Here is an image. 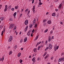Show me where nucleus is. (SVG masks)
Segmentation results:
<instances>
[{
    "label": "nucleus",
    "instance_id": "4468645a",
    "mask_svg": "<svg viewBox=\"0 0 64 64\" xmlns=\"http://www.w3.org/2000/svg\"><path fill=\"white\" fill-rule=\"evenodd\" d=\"M35 9V6H33V8H32V11H33V12H35V10H34Z\"/></svg>",
    "mask_w": 64,
    "mask_h": 64
},
{
    "label": "nucleus",
    "instance_id": "6e6d98bb",
    "mask_svg": "<svg viewBox=\"0 0 64 64\" xmlns=\"http://www.w3.org/2000/svg\"><path fill=\"white\" fill-rule=\"evenodd\" d=\"M28 32L30 33H31V30H30Z\"/></svg>",
    "mask_w": 64,
    "mask_h": 64
},
{
    "label": "nucleus",
    "instance_id": "f257e3e1",
    "mask_svg": "<svg viewBox=\"0 0 64 64\" xmlns=\"http://www.w3.org/2000/svg\"><path fill=\"white\" fill-rule=\"evenodd\" d=\"M15 24H13L10 25L9 27V29H11L13 28L14 27V26Z\"/></svg>",
    "mask_w": 64,
    "mask_h": 64
},
{
    "label": "nucleus",
    "instance_id": "3c124183",
    "mask_svg": "<svg viewBox=\"0 0 64 64\" xmlns=\"http://www.w3.org/2000/svg\"><path fill=\"white\" fill-rule=\"evenodd\" d=\"M4 57H3L2 58V61H3V60H4Z\"/></svg>",
    "mask_w": 64,
    "mask_h": 64
},
{
    "label": "nucleus",
    "instance_id": "e433bc0d",
    "mask_svg": "<svg viewBox=\"0 0 64 64\" xmlns=\"http://www.w3.org/2000/svg\"><path fill=\"white\" fill-rule=\"evenodd\" d=\"M40 48H41V46H39L38 47V49H37L38 50H39V49H40Z\"/></svg>",
    "mask_w": 64,
    "mask_h": 64
},
{
    "label": "nucleus",
    "instance_id": "72a5a7b5",
    "mask_svg": "<svg viewBox=\"0 0 64 64\" xmlns=\"http://www.w3.org/2000/svg\"><path fill=\"white\" fill-rule=\"evenodd\" d=\"M22 60H20V63H21L22 62Z\"/></svg>",
    "mask_w": 64,
    "mask_h": 64
},
{
    "label": "nucleus",
    "instance_id": "473e14b6",
    "mask_svg": "<svg viewBox=\"0 0 64 64\" xmlns=\"http://www.w3.org/2000/svg\"><path fill=\"white\" fill-rule=\"evenodd\" d=\"M53 30H51L50 32V34H53Z\"/></svg>",
    "mask_w": 64,
    "mask_h": 64
},
{
    "label": "nucleus",
    "instance_id": "f3484780",
    "mask_svg": "<svg viewBox=\"0 0 64 64\" xmlns=\"http://www.w3.org/2000/svg\"><path fill=\"white\" fill-rule=\"evenodd\" d=\"M48 40L49 42H50V41H51V37L50 36L49 37Z\"/></svg>",
    "mask_w": 64,
    "mask_h": 64
},
{
    "label": "nucleus",
    "instance_id": "4d7b16f0",
    "mask_svg": "<svg viewBox=\"0 0 64 64\" xmlns=\"http://www.w3.org/2000/svg\"><path fill=\"white\" fill-rule=\"evenodd\" d=\"M23 10H24L23 9H22V10H21V11L22 12H23Z\"/></svg>",
    "mask_w": 64,
    "mask_h": 64
},
{
    "label": "nucleus",
    "instance_id": "20e7f679",
    "mask_svg": "<svg viewBox=\"0 0 64 64\" xmlns=\"http://www.w3.org/2000/svg\"><path fill=\"white\" fill-rule=\"evenodd\" d=\"M24 24L26 25H27V24H28V20H26L25 21Z\"/></svg>",
    "mask_w": 64,
    "mask_h": 64
},
{
    "label": "nucleus",
    "instance_id": "680f3d73",
    "mask_svg": "<svg viewBox=\"0 0 64 64\" xmlns=\"http://www.w3.org/2000/svg\"><path fill=\"white\" fill-rule=\"evenodd\" d=\"M53 57H52L51 58V60H53Z\"/></svg>",
    "mask_w": 64,
    "mask_h": 64
},
{
    "label": "nucleus",
    "instance_id": "dca6fc26",
    "mask_svg": "<svg viewBox=\"0 0 64 64\" xmlns=\"http://www.w3.org/2000/svg\"><path fill=\"white\" fill-rule=\"evenodd\" d=\"M62 6V4H60L58 6L59 9H60L61 8Z\"/></svg>",
    "mask_w": 64,
    "mask_h": 64
},
{
    "label": "nucleus",
    "instance_id": "1a4fd4ad",
    "mask_svg": "<svg viewBox=\"0 0 64 64\" xmlns=\"http://www.w3.org/2000/svg\"><path fill=\"white\" fill-rule=\"evenodd\" d=\"M56 14L55 12H54L52 14V16H53V17H55V16H56Z\"/></svg>",
    "mask_w": 64,
    "mask_h": 64
},
{
    "label": "nucleus",
    "instance_id": "13d9d810",
    "mask_svg": "<svg viewBox=\"0 0 64 64\" xmlns=\"http://www.w3.org/2000/svg\"><path fill=\"white\" fill-rule=\"evenodd\" d=\"M39 59H40V58H38L37 59L38 60H39Z\"/></svg>",
    "mask_w": 64,
    "mask_h": 64
},
{
    "label": "nucleus",
    "instance_id": "0e129e2a",
    "mask_svg": "<svg viewBox=\"0 0 64 64\" xmlns=\"http://www.w3.org/2000/svg\"><path fill=\"white\" fill-rule=\"evenodd\" d=\"M55 11H58V10L57 9H55Z\"/></svg>",
    "mask_w": 64,
    "mask_h": 64
},
{
    "label": "nucleus",
    "instance_id": "864d4df0",
    "mask_svg": "<svg viewBox=\"0 0 64 64\" xmlns=\"http://www.w3.org/2000/svg\"><path fill=\"white\" fill-rule=\"evenodd\" d=\"M22 33V32L21 31L20 32V33L19 34L21 35V34Z\"/></svg>",
    "mask_w": 64,
    "mask_h": 64
},
{
    "label": "nucleus",
    "instance_id": "2eb2a0df",
    "mask_svg": "<svg viewBox=\"0 0 64 64\" xmlns=\"http://www.w3.org/2000/svg\"><path fill=\"white\" fill-rule=\"evenodd\" d=\"M41 41H40L39 42H37V43L36 45V46H37V45H39V44H41Z\"/></svg>",
    "mask_w": 64,
    "mask_h": 64
},
{
    "label": "nucleus",
    "instance_id": "603ef678",
    "mask_svg": "<svg viewBox=\"0 0 64 64\" xmlns=\"http://www.w3.org/2000/svg\"><path fill=\"white\" fill-rule=\"evenodd\" d=\"M52 39H54V36H52Z\"/></svg>",
    "mask_w": 64,
    "mask_h": 64
},
{
    "label": "nucleus",
    "instance_id": "c85d7f7f",
    "mask_svg": "<svg viewBox=\"0 0 64 64\" xmlns=\"http://www.w3.org/2000/svg\"><path fill=\"white\" fill-rule=\"evenodd\" d=\"M48 55H47L46 57H45L44 58L45 59H46V58H48Z\"/></svg>",
    "mask_w": 64,
    "mask_h": 64
},
{
    "label": "nucleus",
    "instance_id": "c9c22d12",
    "mask_svg": "<svg viewBox=\"0 0 64 64\" xmlns=\"http://www.w3.org/2000/svg\"><path fill=\"white\" fill-rule=\"evenodd\" d=\"M2 28H3V27L2 26L0 25V29L1 30V29Z\"/></svg>",
    "mask_w": 64,
    "mask_h": 64
},
{
    "label": "nucleus",
    "instance_id": "ddd939ff",
    "mask_svg": "<svg viewBox=\"0 0 64 64\" xmlns=\"http://www.w3.org/2000/svg\"><path fill=\"white\" fill-rule=\"evenodd\" d=\"M5 29H4L3 31H2V36H3V33H4L5 32Z\"/></svg>",
    "mask_w": 64,
    "mask_h": 64
},
{
    "label": "nucleus",
    "instance_id": "6e6552de",
    "mask_svg": "<svg viewBox=\"0 0 64 64\" xmlns=\"http://www.w3.org/2000/svg\"><path fill=\"white\" fill-rule=\"evenodd\" d=\"M47 23L48 24H50L51 23V21L50 20H49L48 21Z\"/></svg>",
    "mask_w": 64,
    "mask_h": 64
},
{
    "label": "nucleus",
    "instance_id": "f8f14e48",
    "mask_svg": "<svg viewBox=\"0 0 64 64\" xmlns=\"http://www.w3.org/2000/svg\"><path fill=\"white\" fill-rule=\"evenodd\" d=\"M32 60L33 62H34V63H35V62H36V60H35V59L34 58H32Z\"/></svg>",
    "mask_w": 64,
    "mask_h": 64
},
{
    "label": "nucleus",
    "instance_id": "2f4dec72",
    "mask_svg": "<svg viewBox=\"0 0 64 64\" xmlns=\"http://www.w3.org/2000/svg\"><path fill=\"white\" fill-rule=\"evenodd\" d=\"M48 31V29H46V30L44 31V33H46V32H47Z\"/></svg>",
    "mask_w": 64,
    "mask_h": 64
},
{
    "label": "nucleus",
    "instance_id": "423d86ee",
    "mask_svg": "<svg viewBox=\"0 0 64 64\" xmlns=\"http://www.w3.org/2000/svg\"><path fill=\"white\" fill-rule=\"evenodd\" d=\"M59 48V46H58L57 47L56 46L54 47V51H56V50H57Z\"/></svg>",
    "mask_w": 64,
    "mask_h": 64
},
{
    "label": "nucleus",
    "instance_id": "a19ab883",
    "mask_svg": "<svg viewBox=\"0 0 64 64\" xmlns=\"http://www.w3.org/2000/svg\"><path fill=\"white\" fill-rule=\"evenodd\" d=\"M34 29H33L32 30V33H34Z\"/></svg>",
    "mask_w": 64,
    "mask_h": 64
},
{
    "label": "nucleus",
    "instance_id": "393cba45",
    "mask_svg": "<svg viewBox=\"0 0 64 64\" xmlns=\"http://www.w3.org/2000/svg\"><path fill=\"white\" fill-rule=\"evenodd\" d=\"M18 7H19L18 6H16L15 7V9H17V8H18Z\"/></svg>",
    "mask_w": 64,
    "mask_h": 64
},
{
    "label": "nucleus",
    "instance_id": "052dcab7",
    "mask_svg": "<svg viewBox=\"0 0 64 64\" xmlns=\"http://www.w3.org/2000/svg\"><path fill=\"white\" fill-rule=\"evenodd\" d=\"M28 14H29V13H30V10H28Z\"/></svg>",
    "mask_w": 64,
    "mask_h": 64
},
{
    "label": "nucleus",
    "instance_id": "09e8293b",
    "mask_svg": "<svg viewBox=\"0 0 64 64\" xmlns=\"http://www.w3.org/2000/svg\"><path fill=\"white\" fill-rule=\"evenodd\" d=\"M47 43V40H46V42L45 44H46Z\"/></svg>",
    "mask_w": 64,
    "mask_h": 64
},
{
    "label": "nucleus",
    "instance_id": "8fccbe9b",
    "mask_svg": "<svg viewBox=\"0 0 64 64\" xmlns=\"http://www.w3.org/2000/svg\"><path fill=\"white\" fill-rule=\"evenodd\" d=\"M22 15V14H20V17H21Z\"/></svg>",
    "mask_w": 64,
    "mask_h": 64
},
{
    "label": "nucleus",
    "instance_id": "de8ad7c7",
    "mask_svg": "<svg viewBox=\"0 0 64 64\" xmlns=\"http://www.w3.org/2000/svg\"><path fill=\"white\" fill-rule=\"evenodd\" d=\"M32 36H33V33H32L31 35V36L32 37Z\"/></svg>",
    "mask_w": 64,
    "mask_h": 64
},
{
    "label": "nucleus",
    "instance_id": "49530a36",
    "mask_svg": "<svg viewBox=\"0 0 64 64\" xmlns=\"http://www.w3.org/2000/svg\"><path fill=\"white\" fill-rule=\"evenodd\" d=\"M14 47L15 49H16L17 47V45H15Z\"/></svg>",
    "mask_w": 64,
    "mask_h": 64
},
{
    "label": "nucleus",
    "instance_id": "f03ea898",
    "mask_svg": "<svg viewBox=\"0 0 64 64\" xmlns=\"http://www.w3.org/2000/svg\"><path fill=\"white\" fill-rule=\"evenodd\" d=\"M64 58H60L58 60V62H61V61H64Z\"/></svg>",
    "mask_w": 64,
    "mask_h": 64
},
{
    "label": "nucleus",
    "instance_id": "37998d69",
    "mask_svg": "<svg viewBox=\"0 0 64 64\" xmlns=\"http://www.w3.org/2000/svg\"><path fill=\"white\" fill-rule=\"evenodd\" d=\"M34 0H32V4H33V3H34Z\"/></svg>",
    "mask_w": 64,
    "mask_h": 64
},
{
    "label": "nucleus",
    "instance_id": "774afa93",
    "mask_svg": "<svg viewBox=\"0 0 64 64\" xmlns=\"http://www.w3.org/2000/svg\"><path fill=\"white\" fill-rule=\"evenodd\" d=\"M8 49H10V46H8Z\"/></svg>",
    "mask_w": 64,
    "mask_h": 64
},
{
    "label": "nucleus",
    "instance_id": "a211bd4d",
    "mask_svg": "<svg viewBox=\"0 0 64 64\" xmlns=\"http://www.w3.org/2000/svg\"><path fill=\"white\" fill-rule=\"evenodd\" d=\"M16 14H17V12H16L14 14V18H16V16H16Z\"/></svg>",
    "mask_w": 64,
    "mask_h": 64
},
{
    "label": "nucleus",
    "instance_id": "c756f323",
    "mask_svg": "<svg viewBox=\"0 0 64 64\" xmlns=\"http://www.w3.org/2000/svg\"><path fill=\"white\" fill-rule=\"evenodd\" d=\"M46 22L44 23L43 26H46Z\"/></svg>",
    "mask_w": 64,
    "mask_h": 64
},
{
    "label": "nucleus",
    "instance_id": "0eeeda50",
    "mask_svg": "<svg viewBox=\"0 0 64 64\" xmlns=\"http://www.w3.org/2000/svg\"><path fill=\"white\" fill-rule=\"evenodd\" d=\"M35 23H36V19L34 18L33 21V24L35 25Z\"/></svg>",
    "mask_w": 64,
    "mask_h": 64
},
{
    "label": "nucleus",
    "instance_id": "e2e57ef3",
    "mask_svg": "<svg viewBox=\"0 0 64 64\" xmlns=\"http://www.w3.org/2000/svg\"><path fill=\"white\" fill-rule=\"evenodd\" d=\"M1 6H2V5L1 4H0V9L1 8Z\"/></svg>",
    "mask_w": 64,
    "mask_h": 64
},
{
    "label": "nucleus",
    "instance_id": "412c9836",
    "mask_svg": "<svg viewBox=\"0 0 64 64\" xmlns=\"http://www.w3.org/2000/svg\"><path fill=\"white\" fill-rule=\"evenodd\" d=\"M42 3L41 2H39V5H42Z\"/></svg>",
    "mask_w": 64,
    "mask_h": 64
},
{
    "label": "nucleus",
    "instance_id": "5fc2aeb1",
    "mask_svg": "<svg viewBox=\"0 0 64 64\" xmlns=\"http://www.w3.org/2000/svg\"><path fill=\"white\" fill-rule=\"evenodd\" d=\"M32 26L30 25V28H32Z\"/></svg>",
    "mask_w": 64,
    "mask_h": 64
},
{
    "label": "nucleus",
    "instance_id": "b1692460",
    "mask_svg": "<svg viewBox=\"0 0 64 64\" xmlns=\"http://www.w3.org/2000/svg\"><path fill=\"white\" fill-rule=\"evenodd\" d=\"M46 54H47V52H46L44 53V55H43V56H44H44H45V55H46Z\"/></svg>",
    "mask_w": 64,
    "mask_h": 64
},
{
    "label": "nucleus",
    "instance_id": "a18cd8bd",
    "mask_svg": "<svg viewBox=\"0 0 64 64\" xmlns=\"http://www.w3.org/2000/svg\"><path fill=\"white\" fill-rule=\"evenodd\" d=\"M22 41H23V40H21L20 42V43H22Z\"/></svg>",
    "mask_w": 64,
    "mask_h": 64
},
{
    "label": "nucleus",
    "instance_id": "4c0bfd02",
    "mask_svg": "<svg viewBox=\"0 0 64 64\" xmlns=\"http://www.w3.org/2000/svg\"><path fill=\"white\" fill-rule=\"evenodd\" d=\"M5 9H7V6L6 5L5 6Z\"/></svg>",
    "mask_w": 64,
    "mask_h": 64
},
{
    "label": "nucleus",
    "instance_id": "a878e982",
    "mask_svg": "<svg viewBox=\"0 0 64 64\" xmlns=\"http://www.w3.org/2000/svg\"><path fill=\"white\" fill-rule=\"evenodd\" d=\"M38 24H36L34 26V28H36L37 27V26Z\"/></svg>",
    "mask_w": 64,
    "mask_h": 64
},
{
    "label": "nucleus",
    "instance_id": "aec40b11",
    "mask_svg": "<svg viewBox=\"0 0 64 64\" xmlns=\"http://www.w3.org/2000/svg\"><path fill=\"white\" fill-rule=\"evenodd\" d=\"M36 50H37V48H34V52H36Z\"/></svg>",
    "mask_w": 64,
    "mask_h": 64
},
{
    "label": "nucleus",
    "instance_id": "7c9ffc66",
    "mask_svg": "<svg viewBox=\"0 0 64 64\" xmlns=\"http://www.w3.org/2000/svg\"><path fill=\"white\" fill-rule=\"evenodd\" d=\"M10 21H13V19H12V18H10Z\"/></svg>",
    "mask_w": 64,
    "mask_h": 64
},
{
    "label": "nucleus",
    "instance_id": "58836bf2",
    "mask_svg": "<svg viewBox=\"0 0 64 64\" xmlns=\"http://www.w3.org/2000/svg\"><path fill=\"white\" fill-rule=\"evenodd\" d=\"M3 18H0V20H1L2 21V20H3Z\"/></svg>",
    "mask_w": 64,
    "mask_h": 64
},
{
    "label": "nucleus",
    "instance_id": "9d476101",
    "mask_svg": "<svg viewBox=\"0 0 64 64\" xmlns=\"http://www.w3.org/2000/svg\"><path fill=\"white\" fill-rule=\"evenodd\" d=\"M27 37H26L24 38V42H26L27 41Z\"/></svg>",
    "mask_w": 64,
    "mask_h": 64
},
{
    "label": "nucleus",
    "instance_id": "bb28decb",
    "mask_svg": "<svg viewBox=\"0 0 64 64\" xmlns=\"http://www.w3.org/2000/svg\"><path fill=\"white\" fill-rule=\"evenodd\" d=\"M16 29V26H14V30H15Z\"/></svg>",
    "mask_w": 64,
    "mask_h": 64
},
{
    "label": "nucleus",
    "instance_id": "cd10ccee",
    "mask_svg": "<svg viewBox=\"0 0 64 64\" xmlns=\"http://www.w3.org/2000/svg\"><path fill=\"white\" fill-rule=\"evenodd\" d=\"M30 34V32H28L27 33V35L28 36H29Z\"/></svg>",
    "mask_w": 64,
    "mask_h": 64
},
{
    "label": "nucleus",
    "instance_id": "39448f33",
    "mask_svg": "<svg viewBox=\"0 0 64 64\" xmlns=\"http://www.w3.org/2000/svg\"><path fill=\"white\" fill-rule=\"evenodd\" d=\"M48 47L49 48H50V49H52V45L51 44H50L48 45Z\"/></svg>",
    "mask_w": 64,
    "mask_h": 64
},
{
    "label": "nucleus",
    "instance_id": "5701e85b",
    "mask_svg": "<svg viewBox=\"0 0 64 64\" xmlns=\"http://www.w3.org/2000/svg\"><path fill=\"white\" fill-rule=\"evenodd\" d=\"M38 38V36H36V38L34 39V40H37Z\"/></svg>",
    "mask_w": 64,
    "mask_h": 64
},
{
    "label": "nucleus",
    "instance_id": "79ce46f5",
    "mask_svg": "<svg viewBox=\"0 0 64 64\" xmlns=\"http://www.w3.org/2000/svg\"><path fill=\"white\" fill-rule=\"evenodd\" d=\"M46 19H45L43 20V22H46Z\"/></svg>",
    "mask_w": 64,
    "mask_h": 64
},
{
    "label": "nucleus",
    "instance_id": "f704fd0d",
    "mask_svg": "<svg viewBox=\"0 0 64 64\" xmlns=\"http://www.w3.org/2000/svg\"><path fill=\"white\" fill-rule=\"evenodd\" d=\"M28 9H26V10H25V12H27L28 11Z\"/></svg>",
    "mask_w": 64,
    "mask_h": 64
},
{
    "label": "nucleus",
    "instance_id": "6ab92c4d",
    "mask_svg": "<svg viewBox=\"0 0 64 64\" xmlns=\"http://www.w3.org/2000/svg\"><path fill=\"white\" fill-rule=\"evenodd\" d=\"M21 56V53H19L18 54V56L19 57Z\"/></svg>",
    "mask_w": 64,
    "mask_h": 64
},
{
    "label": "nucleus",
    "instance_id": "c03bdc74",
    "mask_svg": "<svg viewBox=\"0 0 64 64\" xmlns=\"http://www.w3.org/2000/svg\"><path fill=\"white\" fill-rule=\"evenodd\" d=\"M12 11H14V8H13L12 9Z\"/></svg>",
    "mask_w": 64,
    "mask_h": 64
},
{
    "label": "nucleus",
    "instance_id": "4be33fe9",
    "mask_svg": "<svg viewBox=\"0 0 64 64\" xmlns=\"http://www.w3.org/2000/svg\"><path fill=\"white\" fill-rule=\"evenodd\" d=\"M12 51H10V52H9V55H11V54H12Z\"/></svg>",
    "mask_w": 64,
    "mask_h": 64
},
{
    "label": "nucleus",
    "instance_id": "9b49d317",
    "mask_svg": "<svg viewBox=\"0 0 64 64\" xmlns=\"http://www.w3.org/2000/svg\"><path fill=\"white\" fill-rule=\"evenodd\" d=\"M28 28V26H26L25 29L24 30V32H25L27 31V29Z\"/></svg>",
    "mask_w": 64,
    "mask_h": 64
},
{
    "label": "nucleus",
    "instance_id": "ea45409f",
    "mask_svg": "<svg viewBox=\"0 0 64 64\" xmlns=\"http://www.w3.org/2000/svg\"><path fill=\"white\" fill-rule=\"evenodd\" d=\"M7 9L5 8V9L4 10V11H5V12H6V11H7Z\"/></svg>",
    "mask_w": 64,
    "mask_h": 64
},
{
    "label": "nucleus",
    "instance_id": "bf43d9fd",
    "mask_svg": "<svg viewBox=\"0 0 64 64\" xmlns=\"http://www.w3.org/2000/svg\"><path fill=\"white\" fill-rule=\"evenodd\" d=\"M49 13V12H47L46 13V15H48V14Z\"/></svg>",
    "mask_w": 64,
    "mask_h": 64
},
{
    "label": "nucleus",
    "instance_id": "338daca9",
    "mask_svg": "<svg viewBox=\"0 0 64 64\" xmlns=\"http://www.w3.org/2000/svg\"><path fill=\"white\" fill-rule=\"evenodd\" d=\"M21 50H23V48H21Z\"/></svg>",
    "mask_w": 64,
    "mask_h": 64
},
{
    "label": "nucleus",
    "instance_id": "69168bd1",
    "mask_svg": "<svg viewBox=\"0 0 64 64\" xmlns=\"http://www.w3.org/2000/svg\"><path fill=\"white\" fill-rule=\"evenodd\" d=\"M2 58H0V61H2Z\"/></svg>",
    "mask_w": 64,
    "mask_h": 64
},
{
    "label": "nucleus",
    "instance_id": "7ed1b4c3",
    "mask_svg": "<svg viewBox=\"0 0 64 64\" xmlns=\"http://www.w3.org/2000/svg\"><path fill=\"white\" fill-rule=\"evenodd\" d=\"M12 39L13 37L12 36H10L9 39L8 41L9 42H11V41L12 40Z\"/></svg>",
    "mask_w": 64,
    "mask_h": 64
}]
</instances>
